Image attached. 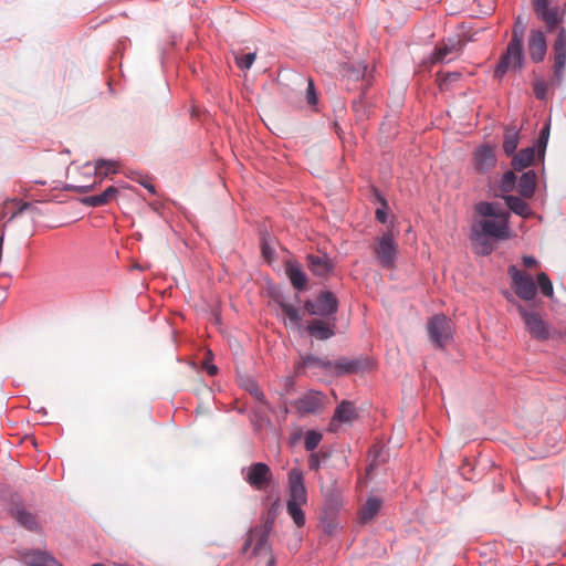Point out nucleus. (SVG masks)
<instances>
[{
    "instance_id": "obj_20",
    "label": "nucleus",
    "mask_w": 566,
    "mask_h": 566,
    "mask_svg": "<svg viewBox=\"0 0 566 566\" xmlns=\"http://www.w3.org/2000/svg\"><path fill=\"white\" fill-rule=\"evenodd\" d=\"M461 48V41L449 39L447 42L439 48H437L432 54V63H440L447 61L448 56L452 53H455Z\"/></svg>"
},
{
    "instance_id": "obj_55",
    "label": "nucleus",
    "mask_w": 566,
    "mask_h": 566,
    "mask_svg": "<svg viewBox=\"0 0 566 566\" xmlns=\"http://www.w3.org/2000/svg\"><path fill=\"white\" fill-rule=\"evenodd\" d=\"M92 566H104V565L99 564V563H96V564H93Z\"/></svg>"
},
{
    "instance_id": "obj_27",
    "label": "nucleus",
    "mask_w": 566,
    "mask_h": 566,
    "mask_svg": "<svg viewBox=\"0 0 566 566\" xmlns=\"http://www.w3.org/2000/svg\"><path fill=\"white\" fill-rule=\"evenodd\" d=\"M518 143V130L515 127H507L504 133L503 150L509 157L516 151Z\"/></svg>"
},
{
    "instance_id": "obj_42",
    "label": "nucleus",
    "mask_w": 566,
    "mask_h": 566,
    "mask_svg": "<svg viewBox=\"0 0 566 566\" xmlns=\"http://www.w3.org/2000/svg\"><path fill=\"white\" fill-rule=\"evenodd\" d=\"M235 63L241 71H245L248 69V54L235 55Z\"/></svg>"
},
{
    "instance_id": "obj_47",
    "label": "nucleus",
    "mask_w": 566,
    "mask_h": 566,
    "mask_svg": "<svg viewBox=\"0 0 566 566\" xmlns=\"http://www.w3.org/2000/svg\"><path fill=\"white\" fill-rule=\"evenodd\" d=\"M139 182L142 186H144L146 189H148L151 193H155V187L153 184L148 182L147 180H140Z\"/></svg>"
},
{
    "instance_id": "obj_11",
    "label": "nucleus",
    "mask_w": 566,
    "mask_h": 566,
    "mask_svg": "<svg viewBox=\"0 0 566 566\" xmlns=\"http://www.w3.org/2000/svg\"><path fill=\"white\" fill-rule=\"evenodd\" d=\"M337 300L331 292L322 293L315 302H306L305 308L312 315L327 316L337 312Z\"/></svg>"
},
{
    "instance_id": "obj_12",
    "label": "nucleus",
    "mask_w": 566,
    "mask_h": 566,
    "mask_svg": "<svg viewBox=\"0 0 566 566\" xmlns=\"http://www.w3.org/2000/svg\"><path fill=\"white\" fill-rule=\"evenodd\" d=\"M375 253L384 266L390 268L394 264L397 254V243L391 233H385L379 238Z\"/></svg>"
},
{
    "instance_id": "obj_30",
    "label": "nucleus",
    "mask_w": 566,
    "mask_h": 566,
    "mask_svg": "<svg viewBox=\"0 0 566 566\" xmlns=\"http://www.w3.org/2000/svg\"><path fill=\"white\" fill-rule=\"evenodd\" d=\"M505 202L507 207L516 214L527 218L531 214L528 205L521 198L515 196H506Z\"/></svg>"
},
{
    "instance_id": "obj_32",
    "label": "nucleus",
    "mask_w": 566,
    "mask_h": 566,
    "mask_svg": "<svg viewBox=\"0 0 566 566\" xmlns=\"http://www.w3.org/2000/svg\"><path fill=\"white\" fill-rule=\"evenodd\" d=\"M15 520L19 522V524L30 531H34L38 527L35 517L28 511L18 510L15 512Z\"/></svg>"
},
{
    "instance_id": "obj_23",
    "label": "nucleus",
    "mask_w": 566,
    "mask_h": 566,
    "mask_svg": "<svg viewBox=\"0 0 566 566\" xmlns=\"http://www.w3.org/2000/svg\"><path fill=\"white\" fill-rule=\"evenodd\" d=\"M536 151L534 147H527L520 150L512 159L514 170H523L531 166L535 160Z\"/></svg>"
},
{
    "instance_id": "obj_10",
    "label": "nucleus",
    "mask_w": 566,
    "mask_h": 566,
    "mask_svg": "<svg viewBox=\"0 0 566 566\" xmlns=\"http://www.w3.org/2000/svg\"><path fill=\"white\" fill-rule=\"evenodd\" d=\"M527 50L532 62L541 63L547 53V41L545 32L539 29H532L527 39Z\"/></svg>"
},
{
    "instance_id": "obj_3",
    "label": "nucleus",
    "mask_w": 566,
    "mask_h": 566,
    "mask_svg": "<svg viewBox=\"0 0 566 566\" xmlns=\"http://www.w3.org/2000/svg\"><path fill=\"white\" fill-rule=\"evenodd\" d=\"M307 502V492L301 470L292 469L289 473V499L286 510L297 527L305 525L306 518L302 506Z\"/></svg>"
},
{
    "instance_id": "obj_13",
    "label": "nucleus",
    "mask_w": 566,
    "mask_h": 566,
    "mask_svg": "<svg viewBox=\"0 0 566 566\" xmlns=\"http://www.w3.org/2000/svg\"><path fill=\"white\" fill-rule=\"evenodd\" d=\"M273 479L270 467L263 462L253 463L250 465V486L256 490H266Z\"/></svg>"
},
{
    "instance_id": "obj_41",
    "label": "nucleus",
    "mask_w": 566,
    "mask_h": 566,
    "mask_svg": "<svg viewBox=\"0 0 566 566\" xmlns=\"http://www.w3.org/2000/svg\"><path fill=\"white\" fill-rule=\"evenodd\" d=\"M306 101L310 105H316L317 95L314 87V82L310 78L306 88Z\"/></svg>"
},
{
    "instance_id": "obj_35",
    "label": "nucleus",
    "mask_w": 566,
    "mask_h": 566,
    "mask_svg": "<svg viewBox=\"0 0 566 566\" xmlns=\"http://www.w3.org/2000/svg\"><path fill=\"white\" fill-rule=\"evenodd\" d=\"M322 440V434L317 431H308L305 436L304 446L307 451L315 450Z\"/></svg>"
},
{
    "instance_id": "obj_28",
    "label": "nucleus",
    "mask_w": 566,
    "mask_h": 566,
    "mask_svg": "<svg viewBox=\"0 0 566 566\" xmlns=\"http://www.w3.org/2000/svg\"><path fill=\"white\" fill-rule=\"evenodd\" d=\"M536 186V175L533 170L524 172L518 181V192L523 197H532Z\"/></svg>"
},
{
    "instance_id": "obj_16",
    "label": "nucleus",
    "mask_w": 566,
    "mask_h": 566,
    "mask_svg": "<svg viewBox=\"0 0 566 566\" xmlns=\"http://www.w3.org/2000/svg\"><path fill=\"white\" fill-rule=\"evenodd\" d=\"M250 397H253L258 402H260V406L255 410V426L258 428H263L268 424H270V420L268 417L269 407L264 402V395L263 392L253 384L250 382Z\"/></svg>"
},
{
    "instance_id": "obj_54",
    "label": "nucleus",
    "mask_w": 566,
    "mask_h": 566,
    "mask_svg": "<svg viewBox=\"0 0 566 566\" xmlns=\"http://www.w3.org/2000/svg\"><path fill=\"white\" fill-rule=\"evenodd\" d=\"M381 202H382V206L386 207L387 203H386V200L385 199H381Z\"/></svg>"
},
{
    "instance_id": "obj_52",
    "label": "nucleus",
    "mask_w": 566,
    "mask_h": 566,
    "mask_svg": "<svg viewBox=\"0 0 566 566\" xmlns=\"http://www.w3.org/2000/svg\"><path fill=\"white\" fill-rule=\"evenodd\" d=\"M92 187H82V191H87L88 189H91Z\"/></svg>"
},
{
    "instance_id": "obj_43",
    "label": "nucleus",
    "mask_w": 566,
    "mask_h": 566,
    "mask_svg": "<svg viewBox=\"0 0 566 566\" xmlns=\"http://www.w3.org/2000/svg\"><path fill=\"white\" fill-rule=\"evenodd\" d=\"M308 467L311 470L317 471L319 469V459L316 453H313L308 458Z\"/></svg>"
},
{
    "instance_id": "obj_36",
    "label": "nucleus",
    "mask_w": 566,
    "mask_h": 566,
    "mask_svg": "<svg viewBox=\"0 0 566 566\" xmlns=\"http://www.w3.org/2000/svg\"><path fill=\"white\" fill-rule=\"evenodd\" d=\"M97 174L107 175L108 172H116L117 163L111 160L99 159L95 163Z\"/></svg>"
},
{
    "instance_id": "obj_22",
    "label": "nucleus",
    "mask_w": 566,
    "mask_h": 566,
    "mask_svg": "<svg viewBox=\"0 0 566 566\" xmlns=\"http://www.w3.org/2000/svg\"><path fill=\"white\" fill-rule=\"evenodd\" d=\"M24 562L30 566H62L54 557L41 551L25 554Z\"/></svg>"
},
{
    "instance_id": "obj_48",
    "label": "nucleus",
    "mask_w": 566,
    "mask_h": 566,
    "mask_svg": "<svg viewBox=\"0 0 566 566\" xmlns=\"http://www.w3.org/2000/svg\"><path fill=\"white\" fill-rule=\"evenodd\" d=\"M522 30V36L524 35V27L520 23V20L516 22L515 27L513 30Z\"/></svg>"
},
{
    "instance_id": "obj_49",
    "label": "nucleus",
    "mask_w": 566,
    "mask_h": 566,
    "mask_svg": "<svg viewBox=\"0 0 566 566\" xmlns=\"http://www.w3.org/2000/svg\"><path fill=\"white\" fill-rule=\"evenodd\" d=\"M254 59H255V54L254 53H250V57H249L250 66L253 64Z\"/></svg>"
},
{
    "instance_id": "obj_2",
    "label": "nucleus",
    "mask_w": 566,
    "mask_h": 566,
    "mask_svg": "<svg viewBox=\"0 0 566 566\" xmlns=\"http://www.w3.org/2000/svg\"><path fill=\"white\" fill-rule=\"evenodd\" d=\"M533 10L552 36L551 50L555 81L560 82L566 66V6H557L554 0H533Z\"/></svg>"
},
{
    "instance_id": "obj_37",
    "label": "nucleus",
    "mask_w": 566,
    "mask_h": 566,
    "mask_svg": "<svg viewBox=\"0 0 566 566\" xmlns=\"http://www.w3.org/2000/svg\"><path fill=\"white\" fill-rule=\"evenodd\" d=\"M549 129H551V125H549V123H547L544 125V127L539 132V136L537 139V147L539 149V153L545 151V148L547 146L548 138H549Z\"/></svg>"
},
{
    "instance_id": "obj_7",
    "label": "nucleus",
    "mask_w": 566,
    "mask_h": 566,
    "mask_svg": "<svg viewBox=\"0 0 566 566\" xmlns=\"http://www.w3.org/2000/svg\"><path fill=\"white\" fill-rule=\"evenodd\" d=\"M273 521L266 522L264 531L253 548L254 566H276V556L269 544L268 534L271 531Z\"/></svg>"
},
{
    "instance_id": "obj_5",
    "label": "nucleus",
    "mask_w": 566,
    "mask_h": 566,
    "mask_svg": "<svg viewBox=\"0 0 566 566\" xmlns=\"http://www.w3.org/2000/svg\"><path fill=\"white\" fill-rule=\"evenodd\" d=\"M516 308L524 323L525 329L532 338L544 342L555 336L556 331L545 322L539 313L530 311L521 304H517Z\"/></svg>"
},
{
    "instance_id": "obj_6",
    "label": "nucleus",
    "mask_w": 566,
    "mask_h": 566,
    "mask_svg": "<svg viewBox=\"0 0 566 566\" xmlns=\"http://www.w3.org/2000/svg\"><path fill=\"white\" fill-rule=\"evenodd\" d=\"M427 332L430 342L443 348L453 339V323L443 314L432 316L427 323Z\"/></svg>"
},
{
    "instance_id": "obj_15",
    "label": "nucleus",
    "mask_w": 566,
    "mask_h": 566,
    "mask_svg": "<svg viewBox=\"0 0 566 566\" xmlns=\"http://www.w3.org/2000/svg\"><path fill=\"white\" fill-rule=\"evenodd\" d=\"M331 360L327 358L316 357L314 355H305L296 367V373L302 374L305 369L313 370V374L323 373L329 375Z\"/></svg>"
},
{
    "instance_id": "obj_50",
    "label": "nucleus",
    "mask_w": 566,
    "mask_h": 566,
    "mask_svg": "<svg viewBox=\"0 0 566 566\" xmlns=\"http://www.w3.org/2000/svg\"><path fill=\"white\" fill-rule=\"evenodd\" d=\"M3 235H0V254H2Z\"/></svg>"
},
{
    "instance_id": "obj_56",
    "label": "nucleus",
    "mask_w": 566,
    "mask_h": 566,
    "mask_svg": "<svg viewBox=\"0 0 566 566\" xmlns=\"http://www.w3.org/2000/svg\"><path fill=\"white\" fill-rule=\"evenodd\" d=\"M238 411H239V412H242V411H243V408H242V407H238Z\"/></svg>"
},
{
    "instance_id": "obj_8",
    "label": "nucleus",
    "mask_w": 566,
    "mask_h": 566,
    "mask_svg": "<svg viewBox=\"0 0 566 566\" xmlns=\"http://www.w3.org/2000/svg\"><path fill=\"white\" fill-rule=\"evenodd\" d=\"M371 366V361L367 357L347 358L340 357L337 360H331L329 375L332 377H340L343 375L363 371Z\"/></svg>"
},
{
    "instance_id": "obj_40",
    "label": "nucleus",
    "mask_w": 566,
    "mask_h": 566,
    "mask_svg": "<svg viewBox=\"0 0 566 566\" xmlns=\"http://www.w3.org/2000/svg\"><path fill=\"white\" fill-rule=\"evenodd\" d=\"M211 357H212L211 350H207L206 352V357H205V359L202 361V367L207 370V373L210 376H214L218 373V368H217L216 365L210 363Z\"/></svg>"
},
{
    "instance_id": "obj_4",
    "label": "nucleus",
    "mask_w": 566,
    "mask_h": 566,
    "mask_svg": "<svg viewBox=\"0 0 566 566\" xmlns=\"http://www.w3.org/2000/svg\"><path fill=\"white\" fill-rule=\"evenodd\" d=\"M524 55L522 45V30H513L512 38L507 44L505 52L502 54L494 74L502 77L511 70H521L523 66Z\"/></svg>"
},
{
    "instance_id": "obj_51",
    "label": "nucleus",
    "mask_w": 566,
    "mask_h": 566,
    "mask_svg": "<svg viewBox=\"0 0 566 566\" xmlns=\"http://www.w3.org/2000/svg\"><path fill=\"white\" fill-rule=\"evenodd\" d=\"M248 549V541H245V543L243 544V551H247Z\"/></svg>"
},
{
    "instance_id": "obj_17",
    "label": "nucleus",
    "mask_w": 566,
    "mask_h": 566,
    "mask_svg": "<svg viewBox=\"0 0 566 566\" xmlns=\"http://www.w3.org/2000/svg\"><path fill=\"white\" fill-rule=\"evenodd\" d=\"M24 211H31L33 213L36 211V207L30 202L9 201L0 208V218H4L9 214V221H11Z\"/></svg>"
},
{
    "instance_id": "obj_39",
    "label": "nucleus",
    "mask_w": 566,
    "mask_h": 566,
    "mask_svg": "<svg viewBox=\"0 0 566 566\" xmlns=\"http://www.w3.org/2000/svg\"><path fill=\"white\" fill-rule=\"evenodd\" d=\"M461 77V73L453 72L447 73L441 78H439V85L441 90L448 88V85L452 82H457Z\"/></svg>"
},
{
    "instance_id": "obj_34",
    "label": "nucleus",
    "mask_w": 566,
    "mask_h": 566,
    "mask_svg": "<svg viewBox=\"0 0 566 566\" xmlns=\"http://www.w3.org/2000/svg\"><path fill=\"white\" fill-rule=\"evenodd\" d=\"M282 313L289 318L293 325H298L302 319L300 311L291 304H281Z\"/></svg>"
},
{
    "instance_id": "obj_53",
    "label": "nucleus",
    "mask_w": 566,
    "mask_h": 566,
    "mask_svg": "<svg viewBox=\"0 0 566 566\" xmlns=\"http://www.w3.org/2000/svg\"><path fill=\"white\" fill-rule=\"evenodd\" d=\"M373 468H374V463L369 464V467H368V473L373 470Z\"/></svg>"
},
{
    "instance_id": "obj_9",
    "label": "nucleus",
    "mask_w": 566,
    "mask_h": 566,
    "mask_svg": "<svg viewBox=\"0 0 566 566\" xmlns=\"http://www.w3.org/2000/svg\"><path fill=\"white\" fill-rule=\"evenodd\" d=\"M509 273L515 294L524 301H532L536 295V285L532 275L517 270L515 266H511Z\"/></svg>"
},
{
    "instance_id": "obj_29",
    "label": "nucleus",
    "mask_w": 566,
    "mask_h": 566,
    "mask_svg": "<svg viewBox=\"0 0 566 566\" xmlns=\"http://www.w3.org/2000/svg\"><path fill=\"white\" fill-rule=\"evenodd\" d=\"M274 239L270 237L266 232L260 233V248H261V254L263 259L271 263L275 260V249H274Z\"/></svg>"
},
{
    "instance_id": "obj_18",
    "label": "nucleus",
    "mask_w": 566,
    "mask_h": 566,
    "mask_svg": "<svg viewBox=\"0 0 566 566\" xmlns=\"http://www.w3.org/2000/svg\"><path fill=\"white\" fill-rule=\"evenodd\" d=\"M323 406L322 396L318 392H311L300 398L296 402L298 411L303 413H315Z\"/></svg>"
},
{
    "instance_id": "obj_45",
    "label": "nucleus",
    "mask_w": 566,
    "mask_h": 566,
    "mask_svg": "<svg viewBox=\"0 0 566 566\" xmlns=\"http://www.w3.org/2000/svg\"><path fill=\"white\" fill-rule=\"evenodd\" d=\"M237 371L240 386L245 388L248 386V379L245 378L244 374H241L239 367H237Z\"/></svg>"
},
{
    "instance_id": "obj_14",
    "label": "nucleus",
    "mask_w": 566,
    "mask_h": 566,
    "mask_svg": "<svg viewBox=\"0 0 566 566\" xmlns=\"http://www.w3.org/2000/svg\"><path fill=\"white\" fill-rule=\"evenodd\" d=\"M474 168L479 172H486L495 167L496 157L494 148L490 145H482L476 148L473 156Z\"/></svg>"
},
{
    "instance_id": "obj_46",
    "label": "nucleus",
    "mask_w": 566,
    "mask_h": 566,
    "mask_svg": "<svg viewBox=\"0 0 566 566\" xmlns=\"http://www.w3.org/2000/svg\"><path fill=\"white\" fill-rule=\"evenodd\" d=\"M523 263L526 268L536 265L537 261L533 256H524Z\"/></svg>"
},
{
    "instance_id": "obj_31",
    "label": "nucleus",
    "mask_w": 566,
    "mask_h": 566,
    "mask_svg": "<svg viewBox=\"0 0 566 566\" xmlns=\"http://www.w3.org/2000/svg\"><path fill=\"white\" fill-rule=\"evenodd\" d=\"M308 333L318 339H328L334 335V332L326 323L319 319H314L307 327Z\"/></svg>"
},
{
    "instance_id": "obj_1",
    "label": "nucleus",
    "mask_w": 566,
    "mask_h": 566,
    "mask_svg": "<svg viewBox=\"0 0 566 566\" xmlns=\"http://www.w3.org/2000/svg\"><path fill=\"white\" fill-rule=\"evenodd\" d=\"M475 212L480 218L471 224L470 240L475 253L488 255L494 250V242L511 237L510 213L493 202H479Z\"/></svg>"
},
{
    "instance_id": "obj_25",
    "label": "nucleus",
    "mask_w": 566,
    "mask_h": 566,
    "mask_svg": "<svg viewBox=\"0 0 566 566\" xmlns=\"http://www.w3.org/2000/svg\"><path fill=\"white\" fill-rule=\"evenodd\" d=\"M357 418V412L354 405L349 401H343L335 409L333 420L350 423L354 419Z\"/></svg>"
},
{
    "instance_id": "obj_26",
    "label": "nucleus",
    "mask_w": 566,
    "mask_h": 566,
    "mask_svg": "<svg viewBox=\"0 0 566 566\" xmlns=\"http://www.w3.org/2000/svg\"><path fill=\"white\" fill-rule=\"evenodd\" d=\"M286 274L292 283V285L301 291L306 287V275L301 270V268L297 264L294 263H287L286 265Z\"/></svg>"
},
{
    "instance_id": "obj_44",
    "label": "nucleus",
    "mask_w": 566,
    "mask_h": 566,
    "mask_svg": "<svg viewBox=\"0 0 566 566\" xmlns=\"http://www.w3.org/2000/svg\"><path fill=\"white\" fill-rule=\"evenodd\" d=\"M376 219L381 222V223H385L387 221V213L385 212V210L382 209H377L376 210Z\"/></svg>"
},
{
    "instance_id": "obj_19",
    "label": "nucleus",
    "mask_w": 566,
    "mask_h": 566,
    "mask_svg": "<svg viewBox=\"0 0 566 566\" xmlns=\"http://www.w3.org/2000/svg\"><path fill=\"white\" fill-rule=\"evenodd\" d=\"M308 269L312 271L314 275L325 276L329 273L333 265L329 259L326 255H314L310 254L307 256Z\"/></svg>"
},
{
    "instance_id": "obj_21",
    "label": "nucleus",
    "mask_w": 566,
    "mask_h": 566,
    "mask_svg": "<svg viewBox=\"0 0 566 566\" xmlns=\"http://www.w3.org/2000/svg\"><path fill=\"white\" fill-rule=\"evenodd\" d=\"M118 189L114 186L107 187L102 193L88 196L83 199V202L91 207H101L109 203L116 198Z\"/></svg>"
},
{
    "instance_id": "obj_24",
    "label": "nucleus",
    "mask_w": 566,
    "mask_h": 566,
    "mask_svg": "<svg viewBox=\"0 0 566 566\" xmlns=\"http://www.w3.org/2000/svg\"><path fill=\"white\" fill-rule=\"evenodd\" d=\"M382 501L378 497H369L359 511V517L363 523L371 521L381 509Z\"/></svg>"
},
{
    "instance_id": "obj_38",
    "label": "nucleus",
    "mask_w": 566,
    "mask_h": 566,
    "mask_svg": "<svg viewBox=\"0 0 566 566\" xmlns=\"http://www.w3.org/2000/svg\"><path fill=\"white\" fill-rule=\"evenodd\" d=\"M516 182V176L514 171H506L502 179V190L504 192H510L514 189Z\"/></svg>"
},
{
    "instance_id": "obj_33",
    "label": "nucleus",
    "mask_w": 566,
    "mask_h": 566,
    "mask_svg": "<svg viewBox=\"0 0 566 566\" xmlns=\"http://www.w3.org/2000/svg\"><path fill=\"white\" fill-rule=\"evenodd\" d=\"M537 284L544 296L553 297V284L546 273L541 272L537 274Z\"/></svg>"
}]
</instances>
